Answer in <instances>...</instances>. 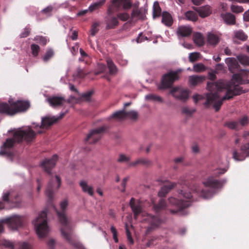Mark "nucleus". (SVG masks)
Returning <instances> with one entry per match:
<instances>
[{
  "instance_id": "79ce46f5",
  "label": "nucleus",
  "mask_w": 249,
  "mask_h": 249,
  "mask_svg": "<svg viewBox=\"0 0 249 249\" xmlns=\"http://www.w3.org/2000/svg\"><path fill=\"white\" fill-rule=\"evenodd\" d=\"M54 55V52L52 49H48L43 57V60L45 62H47Z\"/></svg>"
},
{
  "instance_id": "a19ab883",
  "label": "nucleus",
  "mask_w": 249,
  "mask_h": 249,
  "mask_svg": "<svg viewBox=\"0 0 249 249\" xmlns=\"http://www.w3.org/2000/svg\"><path fill=\"white\" fill-rule=\"evenodd\" d=\"M239 62L244 65H249V57L246 55H239L237 56Z\"/></svg>"
},
{
  "instance_id": "bb28decb",
  "label": "nucleus",
  "mask_w": 249,
  "mask_h": 249,
  "mask_svg": "<svg viewBox=\"0 0 249 249\" xmlns=\"http://www.w3.org/2000/svg\"><path fill=\"white\" fill-rule=\"evenodd\" d=\"M205 80V77L203 76L192 75L189 78V82L194 86L200 84Z\"/></svg>"
},
{
  "instance_id": "e2e57ef3",
  "label": "nucleus",
  "mask_w": 249,
  "mask_h": 249,
  "mask_svg": "<svg viewBox=\"0 0 249 249\" xmlns=\"http://www.w3.org/2000/svg\"><path fill=\"white\" fill-rule=\"evenodd\" d=\"M53 10V7L51 6H48L47 7L43 9L41 12L42 13L45 14L47 15H50V13Z\"/></svg>"
},
{
  "instance_id": "aec40b11",
  "label": "nucleus",
  "mask_w": 249,
  "mask_h": 249,
  "mask_svg": "<svg viewBox=\"0 0 249 249\" xmlns=\"http://www.w3.org/2000/svg\"><path fill=\"white\" fill-rule=\"evenodd\" d=\"M112 4L119 9L121 6L124 10L130 9L132 5L130 0H111Z\"/></svg>"
},
{
  "instance_id": "8fccbe9b",
  "label": "nucleus",
  "mask_w": 249,
  "mask_h": 249,
  "mask_svg": "<svg viewBox=\"0 0 249 249\" xmlns=\"http://www.w3.org/2000/svg\"><path fill=\"white\" fill-rule=\"evenodd\" d=\"M238 122L239 123V126L240 125L242 126H245L248 124L249 120L247 116H244L242 118L239 119Z\"/></svg>"
},
{
  "instance_id": "bf43d9fd",
  "label": "nucleus",
  "mask_w": 249,
  "mask_h": 249,
  "mask_svg": "<svg viewBox=\"0 0 249 249\" xmlns=\"http://www.w3.org/2000/svg\"><path fill=\"white\" fill-rule=\"evenodd\" d=\"M231 10L234 13H241L243 11L244 9L241 6L232 5L231 6Z\"/></svg>"
},
{
  "instance_id": "0eeeda50",
  "label": "nucleus",
  "mask_w": 249,
  "mask_h": 249,
  "mask_svg": "<svg viewBox=\"0 0 249 249\" xmlns=\"http://www.w3.org/2000/svg\"><path fill=\"white\" fill-rule=\"evenodd\" d=\"M182 71V69L170 71L163 75L161 84L159 87L160 89H167L171 87L174 82L179 78V74Z\"/></svg>"
},
{
  "instance_id": "412c9836",
  "label": "nucleus",
  "mask_w": 249,
  "mask_h": 249,
  "mask_svg": "<svg viewBox=\"0 0 249 249\" xmlns=\"http://www.w3.org/2000/svg\"><path fill=\"white\" fill-rule=\"evenodd\" d=\"M58 121L55 116L45 117L42 118L41 124L39 126L40 128H47Z\"/></svg>"
},
{
  "instance_id": "6ab92c4d",
  "label": "nucleus",
  "mask_w": 249,
  "mask_h": 249,
  "mask_svg": "<svg viewBox=\"0 0 249 249\" xmlns=\"http://www.w3.org/2000/svg\"><path fill=\"white\" fill-rule=\"evenodd\" d=\"M9 103L10 105L6 103H0V113L8 115H14V109L13 103H11L10 101H9Z\"/></svg>"
},
{
  "instance_id": "423d86ee",
  "label": "nucleus",
  "mask_w": 249,
  "mask_h": 249,
  "mask_svg": "<svg viewBox=\"0 0 249 249\" xmlns=\"http://www.w3.org/2000/svg\"><path fill=\"white\" fill-rule=\"evenodd\" d=\"M36 234L39 238L45 237L50 229L47 224V212L44 210L38 214L37 217L32 221Z\"/></svg>"
},
{
  "instance_id": "4be33fe9",
  "label": "nucleus",
  "mask_w": 249,
  "mask_h": 249,
  "mask_svg": "<svg viewBox=\"0 0 249 249\" xmlns=\"http://www.w3.org/2000/svg\"><path fill=\"white\" fill-rule=\"evenodd\" d=\"M195 10L197 11L199 16L202 18L209 16L212 12L211 7L208 5L197 8Z\"/></svg>"
},
{
  "instance_id": "13d9d810",
  "label": "nucleus",
  "mask_w": 249,
  "mask_h": 249,
  "mask_svg": "<svg viewBox=\"0 0 249 249\" xmlns=\"http://www.w3.org/2000/svg\"><path fill=\"white\" fill-rule=\"evenodd\" d=\"M18 246V249H31V245L26 242H19Z\"/></svg>"
},
{
  "instance_id": "4d7b16f0",
  "label": "nucleus",
  "mask_w": 249,
  "mask_h": 249,
  "mask_svg": "<svg viewBox=\"0 0 249 249\" xmlns=\"http://www.w3.org/2000/svg\"><path fill=\"white\" fill-rule=\"evenodd\" d=\"M240 149L241 151L246 153V156L249 157V142L241 146Z\"/></svg>"
},
{
  "instance_id": "f3484780",
  "label": "nucleus",
  "mask_w": 249,
  "mask_h": 249,
  "mask_svg": "<svg viewBox=\"0 0 249 249\" xmlns=\"http://www.w3.org/2000/svg\"><path fill=\"white\" fill-rule=\"evenodd\" d=\"M14 115L20 112L26 111L30 107V103L28 101L19 100L13 103Z\"/></svg>"
},
{
  "instance_id": "9d476101",
  "label": "nucleus",
  "mask_w": 249,
  "mask_h": 249,
  "mask_svg": "<svg viewBox=\"0 0 249 249\" xmlns=\"http://www.w3.org/2000/svg\"><path fill=\"white\" fill-rule=\"evenodd\" d=\"M170 94L180 101L185 102L187 100V89L182 86L173 87L170 90Z\"/></svg>"
},
{
  "instance_id": "7ed1b4c3",
  "label": "nucleus",
  "mask_w": 249,
  "mask_h": 249,
  "mask_svg": "<svg viewBox=\"0 0 249 249\" xmlns=\"http://www.w3.org/2000/svg\"><path fill=\"white\" fill-rule=\"evenodd\" d=\"M68 202L67 200L63 201L60 204L62 212L57 211L55 207L57 217L61 224L60 231L63 238L70 244L73 245L77 249H85L82 245L79 242L74 241L72 238V229L70 220L67 217L65 211L68 206Z\"/></svg>"
},
{
  "instance_id": "f8f14e48",
  "label": "nucleus",
  "mask_w": 249,
  "mask_h": 249,
  "mask_svg": "<svg viewBox=\"0 0 249 249\" xmlns=\"http://www.w3.org/2000/svg\"><path fill=\"white\" fill-rule=\"evenodd\" d=\"M178 197L180 198L179 200H177L175 198L172 197L169 198V202L171 205H177L180 209H182L186 205L187 199L186 192L183 190L179 191Z\"/></svg>"
},
{
  "instance_id": "6e6d98bb",
  "label": "nucleus",
  "mask_w": 249,
  "mask_h": 249,
  "mask_svg": "<svg viewBox=\"0 0 249 249\" xmlns=\"http://www.w3.org/2000/svg\"><path fill=\"white\" fill-rule=\"evenodd\" d=\"M117 17L123 21H126L129 18V15L127 13H119L117 15Z\"/></svg>"
},
{
  "instance_id": "58836bf2",
  "label": "nucleus",
  "mask_w": 249,
  "mask_h": 249,
  "mask_svg": "<svg viewBox=\"0 0 249 249\" xmlns=\"http://www.w3.org/2000/svg\"><path fill=\"white\" fill-rule=\"evenodd\" d=\"M145 98L146 100L148 101H154L158 102H162V100L160 96L153 94H149L146 95L145 97Z\"/></svg>"
},
{
  "instance_id": "c9c22d12",
  "label": "nucleus",
  "mask_w": 249,
  "mask_h": 249,
  "mask_svg": "<svg viewBox=\"0 0 249 249\" xmlns=\"http://www.w3.org/2000/svg\"><path fill=\"white\" fill-rule=\"evenodd\" d=\"M234 36L236 38L242 41H245L248 39V36L241 30L234 32Z\"/></svg>"
},
{
  "instance_id": "4c0bfd02",
  "label": "nucleus",
  "mask_w": 249,
  "mask_h": 249,
  "mask_svg": "<svg viewBox=\"0 0 249 249\" xmlns=\"http://www.w3.org/2000/svg\"><path fill=\"white\" fill-rule=\"evenodd\" d=\"M224 126L231 129L237 130L239 129V123L238 121L227 122L225 123Z\"/></svg>"
},
{
  "instance_id": "5701e85b",
  "label": "nucleus",
  "mask_w": 249,
  "mask_h": 249,
  "mask_svg": "<svg viewBox=\"0 0 249 249\" xmlns=\"http://www.w3.org/2000/svg\"><path fill=\"white\" fill-rule=\"evenodd\" d=\"M176 185L175 182H168L162 186L158 193L160 197H164Z\"/></svg>"
},
{
  "instance_id": "f03ea898",
  "label": "nucleus",
  "mask_w": 249,
  "mask_h": 249,
  "mask_svg": "<svg viewBox=\"0 0 249 249\" xmlns=\"http://www.w3.org/2000/svg\"><path fill=\"white\" fill-rule=\"evenodd\" d=\"M226 181V179H217L213 176H209L202 181L206 188H201L196 185L194 186L188 192V208L190 206L189 201L196 200L198 196L205 199L211 198L216 191L223 187Z\"/></svg>"
},
{
  "instance_id": "4468645a",
  "label": "nucleus",
  "mask_w": 249,
  "mask_h": 249,
  "mask_svg": "<svg viewBox=\"0 0 249 249\" xmlns=\"http://www.w3.org/2000/svg\"><path fill=\"white\" fill-rule=\"evenodd\" d=\"M46 101L53 108L62 106L66 102L63 97L58 96H49L46 99Z\"/></svg>"
},
{
  "instance_id": "de8ad7c7",
  "label": "nucleus",
  "mask_w": 249,
  "mask_h": 249,
  "mask_svg": "<svg viewBox=\"0 0 249 249\" xmlns=\"http://www.w3.org/2000/svg\"><path fill=\"white\" fill-rule=\"evenodd\" d=\"M34 40L42 44L43 45H46L47 42V39L45 37L40 36H35L34 38Z\"/></svg>"
},
{
  "instance_id": "ea45409f",
  "label": "nucleus",
  "mask_w": 249,
  "mask_h": 249,
  "mask_svg": "<svg viewBox=\"0 0 249 249\" xmlns=\"http://www.w3.org/2000/svg\"><path fill=\"white\" fill-rule=\"evenodd\" d=\"M106 1V0H99V1H96L90 5L89 7V10L92 12L93 10L98 8L101 5H103Z\"/></svg>"
},
{
  "instance_id": "a211bd4d",
  "label": "nucleus",
  "mask_w": 249,
  "mask_h": 249,
  "mask_svg": "<svg viewBox=\"0 0 249 249\" xmlns=\"http://www.w3.org/2000/svg\"><path fill=\"white\" fill-rule=\"evenodd\" d=\"M104 130L103 127H99L91 130L85 139L86 141H88L90 139H92V141L90 143H95L97 142L100 138V134Z\"/></svg>"
},
{
  "instance_id": "5fc2aeb1",
  "label": "nucleus",
  "mask_w": 249,
  "mask_h": 249,
  "mask_svg": "<svg viewBox=\"0 0 249 249\" xmlns=\"http://www.w3.org/2000/svg\"><path fill=\"white\" fill-rule=\"evenodd\" d=\"M99 25V24L97 22H95L92 24L90 30V34L91 36H94L97 33L98 31V27Z\"/></svg>"
},
{
  "instance_id": "e433bc0d",
  "label": "nucleus",
  "mask_w": 249,
  "mask_h": 249,
  "mask_svg": "<svg viewBox=\"0 0 249 249\" xmlns=\"http://www.w3.org/2000/svg\"><path fill=\"white\" fill-rule=\"evenodd\" d=\"M246 153L242 151L241 153H238L236 150L234 151L233 152V158L238 161H242L245 159L246 157Z\"/></svg>"
},
{
  "instance_id": "680f3d73",
  "label": "nucleus",
  "mask_w": 249,
  "mask_h": 249,
  "mask_svg": "<svg viewBox=\"0 0 249 249\" xmlns=\"http://www.w3.org/2000/svg\"><path fill=\"white\" fill-rule=\"evenodd\" d=\"M106 69V66L104 64H100L98 65V71L95 72L96 74H98L103 72Z\"/></svg>"
},
{
  "instance_id": "37998d69",
  "label": "nucleus",
  "mask_w": 249,
  "mask_h": 249,
  "mask_svg": "<svg viewBox=\"0 0 249 249\" xmlns=\"http://www.w3.org/2000/svg\"><path fill=\"white\" fill-rule=\"evenodd\" d=\"M198 13L196 12L188 11V20L196 21L198 19Z\"/></svg>"
},
{
  "instance_id": "6e6552de",
  "label": "nucleus",
  "mask_w": 249,
  "mask_h": 249,
  "mask_svg": "<svg viewBox=\"0 0 249 249\" xmlns=\"http://www.w3.org/2000/svg\"><path fill=\"white\" fill-rule=\"evenodd\" d=\"M61 179L58 175L52 176L48 182V186L46 190V195L48 197L49 201H52L53 193L57 191L61 186Z\"/></svg>"
},
{
  "instance_id": "69168bd1",
  "label": "nucleus",
  "mask_w": 249,
  "mask_h": 249,
  "mask_svg": "<svg viewBox=\"0 0 249 249\" xmlns=\"http://www.w3.org/2000/svg\"><path fill=\"white\" fill-rule=\"evenodd\" d=\"M191 149L192 152L194 153H198L199 152V148L198 145L196 143L193 144L191 146Z\"/></svg>"
},
{
  "instance_id": "b1692460",
  "label": "nucleus",
  "mask_w": 249,
  "mask_h": 249,
  "mask_svg": "<svg viewBox=\"0 0 249 249\" xmlns=\"http://www.w3.org/2000/svg\"><path fill=\"white\" fill-rule=\"evenodd\" d=\"M79 184L83 192L88 194L90 196L93 195L94 192L93 187L89 185L87 181L82 180L80 181Z\"/></svg>"
},
{
  "instance_id": "c03bdc74",
  "label": "nucleus",
  "mask_w": 249,
  "mask_h": 249,
  "mask_svg": "<svg viewBox=\"0 0 249 249\" xmlns=\"http://www.w3.org/2000/svg\"><path fill=\"white\" fill-rule=\"evenodd\" d=\"M130 160V157L124 154H120L119 155L117 160V162L120 163L128 162Z\"/></svg>"
},
{
  "instance_id": "20e7f679",
  "label": "nucleus",
  "mask_w": 249,
  "mask_h": 249,
  "mask_svg": "<svg viewBox=\"0 0 249 249\" xmlns=\"http://www.w3.org/2000/svg\"><path fill=\"white\" fill-rule=\"evenodd\" d=\"M129 205L134 213L135 219H137L139 215L141 214L143 217L142 222L148 223L149 224L146 231V234L160 224L161 221L158 217L152 216L143 211L142 203L141 201L136 200L134 198L132 197L130 200Z\"/></svg>"
},
{
  "instance_id": "dca6fc26",
  "label": "nucleus",
  "mask_w": 249,
  "mask_h": 249,
  "mask_svg": "<svg viewBox=\"0 0 249 249\" xmlns=\"http://www.w3.org/2000/svg\"><path fill=\"white\" fill-rule=\"evenodd\" d=\"M225 62L227 64L229 71L234 74L236 72L240 73V71L242 70L240 69V65H239L237 61L234 58H227L226 59Z\"/></svg>"
},
{
  "instance_id": "a878e982",
  "label": "nucleus",
  "mask_w": 249,
  "mask_h": 249,
  "mask_svg": "<svg viewBox=\"0 0 249 249\" xmlns=\"http://www.w3.org/2000/svg\"><path fill=\"white\" fill-rule=\"evenodd\" d=\"M176 35L179 40H182L187 37V26L185 25L179 26L177 29Z\"/></svg>"
},
{
  "instance_id": "473e14b6",
  "label": "nucleus",
  "mask_w": 249,
  "mask_h": 249,
  "mask_svg": "<svg viewBox=\"0 0 249 249\" xmlns=\"http://www.w3.org/2000/svg\"><path fill=\"white\" fill-rule=\"evenodd\" d=\"M193 39L194 42L198 46H202L204 43L203 37L200 33H195L193 35Z\"/></svg>"
},
{
  "instance_id": "3c124183",
  "label": "nucleus",
  "mask_w": 249,
  "mask_h": 249,
  "mask_svg": "<svg viewBox=\"0 0 249 249\" xmlns=\"http://www.w3.org/2000/svg\"><path fill=\"white\" fill-rule=\"evenodd\" d=\"M167 205L165 201V200L163 199H161L160 200L158 204L155 206V209L156 211H158L159 209H163L166 207Z\"/></svg>"
},
{
  "instance_id": "338daca9",
  "label": "nucleus",
  "mask_w": 249,
  "mask_h": 249,
  "mask_svg": "<svg viewBox=\"0 0 249 249\" xmlns=\"http://www.w3.org/2000/svg\"><path fill=\"white\" fill-rule=\"evenodd\" d=\"M4 245L6 247L10 248L11 249H13L15 247L14 244L12 242L9 241H5L4 242Z\"/></svg>"
},
{
  "instance_id": "49530a36",
  "label": "nucleus",
  "mask_w": 249,
  "mask_h": 249,
  "mask_svg": "<svg viewBox=\"0 0 249 249\" xmlns=\"http://www.w3.org/2000/svg\"><path fill=\"white\" fill-rule=\"evenodd\" d=\"M138 117V113L135 111H130L126 112V118H129L133 120H135Z\"/></svg>"
},
{
  "instance_id": "9b49d317",
  "label": "nucleus",
  "mask_w": 249,
  "mask_h": 249,
  "mask_svg": "<svg viewBox=\"0 0 249 249\" xmlns=\"http://www.w3.org/2000/svg\"><path fill=\"white\" fill-rule=\"evenodd\" d=\"M232 80L234 84H249V70H241L240 73L233 74Z\"/></svg>"
},
{
  "instance_id": "393cba45",
  "label": "nucleus",
  "mask_w": 249,
  "mask_h": 249,
  "mask_svg": "<svg viewBox=\"0 0 249 249\" xmlns=\"http://www.w3.org/2000/svg\"><path fill=\"white\" fill-rule=\"evenodd\" d=\"M161 22L167 26H171L173 23L172 17L167 12H163L162 14Z\"/></svg>"
},
{
  "instance_id": "39448f33",
  "label": "nucleus",
  "mask_w": 249,
  "mask_h": 249,
  "mask_svg": "<svg viewBox=\"0 0 249 249\" xmlns=\"http://www.w3.org/2000/svg\"><path fill=\"white\" fill-rule=\"evenodd\" d=\"M35 133L30 126L19 128L15 132L12 139H7L6 140L3 145L1 147L0 155H4L7 154L10 155L11 154L8 153L3 148L12 147L15 142H20L23 140L26 142L32 141L35 139Z\"/></svg>"
},
{
  "instance_id": "cd10ccee",
  "label": "nucleus",
  "mask_w": 249,
  "mask_h": 249,
  "mask_svg": "<svg viewBox=\"0 0 249 249\" xmlns=\"http://www.w3.org/2000/svg\"><path fill=\"white\" fill-rule=\"evenodd\" d=\"M219 37L215 34L209 33L207 36L208 43L212 45L215 46L219 42Z\"/></svg>"
},
{
  "instance_id": "1a4fd4ad",
  "label": "nucleus",
  "mask_w": 249,
  "mask_h": 249,
  "mask_svg": "<svg viewBox=\"0 0 249 249\" xmlns=\"http://www.w3.org/2000/svg\"><path fill=\"white\" fill-rule=\"evenodd\" d=\"M139 3H135L133 5V9L131 14V19L132 21H137L138 20H144L146 18L147 9L143 7H139Z\"/></svg>"
},
{
  "instance_id": "09e8293b",
  "label": "nucleus",
  "mask_w": 249,
  "mask_h": 249,
  "mask_svg": "<svg viewBox=\"0 0 249 249\" xmlns=\"http://www.w3.org/2000/svg\"><path fill=\"white\" fill-rule=\"evenodd\" d=\"M193 69L195 71L199 72L204 71L205 67L202 63H197L194 65Z\"/></svg>"
},
{
  "instance_id": "7c9ffc66",
  "label": "nucleus",
  "mask_w": 249,
  "mask_h": 249,
  "mask_svg": "<svg viewBox=\"0 0 249 249\" xmlns=\"http://www.w3.org/2000/svg\"><path fill=\"white\" fill-rule=\"evenodd\" d=\"M107 63L109 70V74L111 75L116 74L118 72V69L112 60L109 58L107 59Z\"/></svg>"
},
{
  "instance_id": "774afa93",
  "label": "nucleus",
  "mask_w": 249,
  "mask_h": 249,
  "mask_svg": "<svg viewBox=\"0 0 249 249\" xmlns=\"http://www.w3.org/2000/svg\"><path fill=\"white\" fill-rule=\"evenodd\" d=\"M145 40H147V37L142 36V33L139 34V36H138V37L137 38V42L140 43V42H142L144 41Z\"/></svg>"
},
{
  "instance_id": "2f4dec72",
  "label": "nucleus",
  "mask_w": 249,
  "mask_h": 249,
  "mask_svg": "<svg viewBox=\"0 0 249 249\" xmlns=\"http://www.w3.org/2000/svg\"><path fill=\"white\" fill-rule=\"evenodd\" d=\"M223 19L228 24L233 25L235 23V17L231 13H226L223 15Z\"/></svg>"
},
{
  "instance_id": "0e129e2a",
  "label": "nucleus",
  "mask_w": 249,
  "mask_h": 249,
  "mask_svg": "<svg viewBox=\"0 0 249 249\" xmlns=\"http://www.w3.org/2000/svg\"><path fill=\"white\" fill-rule=\"evenodd\" d=\"M126 233L128 241L129 242V243L131 245L133 244L134 243L133 238H132V236H131L130 232L128 230V229L127 228H126Z\"/></svg>"
},
{
  "instance_id": "ddd939ff",
  "label": "nucleus",
  "mask_w": 249,
  "mask_h": 249,
  "mask_svg": "<svg viewBox=\"0 0 249 249\" xmlns=\"http://www.w3.org/2000/svg\"><path fill=\"white\" fill-rule=\"evenodd\" d=\"M1 222L7 223L8 227L11 230L15 231L22 226V219L19 216H15L9 219L2 220Z\"/></svg>"
},
{
  "instance_id": "603ef678",
  "label": "nucleus",
  "mask_w": 249,
  "mask_h": 249,
  "mask_svg": "<svg viewBox=\"0 0 249 249\" xmlns=\"http://www.w3.org/2000/svg\"><path fill=\"white\" fill-rule=\"evenodd\" d=\"M92 94V92L91 91H87L83 93L81 95V98L85 101H89L90 100L91 96Z\"/></svg>"
},
{
  "instance_id": "c756f323",
  "label": "nucleus",
  "mask_w": 249,
  "mask_h": 249,
  "mask_svg": "<svg viewBox=\"0 0 249 249\" xmlns=\"http://www.w3.org/2000/svg\"><path fill=\"white\" fill-rule=\"evenodd\" d=\"M110 118H114L118 121H122L126 119V112L124 110L116 111L109 117V119Z\"/></svg>"
},
{
  "instance_id": "72a5a7b5",
  "label": "nucleus",
  "mask_w": 249,
  "mask_h": 249,
  "mask_svg": "<svg viewBox=\"0 0 249 249\" xmlns=\"http://www.w3.org/2000/svg\"><path fill=\"white\" fill-rule=\"evenodd\" d=\"M151 163V161L146 158H141L136 160L135 161L130 163V166H135L137 165L142 164L145 165H149Z\"/></svg>"
},
{
  "instance_id": "a18cd8bd",
  "label": "nucleus",
  "mask_w": 249,
  "mask_h": 249,
  "mask_svg": "<svg viewBox=\"0 0 249 249\" xmlns=\"http://www.w3.org/2000/svg\"><path fill=\"white\" fill-rule=\"evenodd\" d=\"M31 50L33 56L36 57L40 51V47L38 45L33 44L31 45Z\"/></svg>"
},
{
  "instance_id": "2eb2a0df",
  "label": "nucleus",
  "mask_w": 249,
  "mask_h": 249,
  "mask_svg": "<svg viewBox=\"0 0 249 249\" xmlns=\"http://www.w3.org/2000/svg\"><path fill=\"white\" fill-rule=\"evenodd\" d=\"M57 160V156L54 155L51 159H46L43 160L41 163V166L46 172L50 174V170L55 166Z\"/></svg>"
},
{
  "instance_id": "f257e3e1",
  "label": "nucleus",
  "mask_w": 249,
  "mask_h": 249,
  "mask_svg": "<svg viewBox=\"0 0 249 249\" xmlns=\"http://www.w3.org/2000/svg\"><path fill=\"white\" fill-rule=\"evenodd\" d=\"M207 88L210 92L205 94V101L203 104L206 107L213 105L216 112L219 110L224 101L248 91V89L243 90L242 87L238 85H234L231 89L228 84L221 80L208 82Z\"/></svg>"
},
{
  "instance_id": "c85d7f7f",
  "label": "nucleus",
  "mask_w": 249,
  "mask_h": 249,
  "mask_svg": "<svg viewBox=\"0 0 249 249\" xmlns=\"http://www.w3.org/2000/svg\"><path fill=\"white\" fill-rule=\"evenodd\" d=\"M118 20L117 18L115 17H111L107 18L106 20V29H110L114 28L118 24Z\"/></svg>"
},
{
  "instance_id": "864d4df0",
  "label": "nucleus",
  "mask_w": 249,
  "mask_h": 249,
  "mask_svg": "<svg viewBox=\"0 0 249 249\" xmlns=\"http://www.w3.org/2000/svg\"><path fill=\"white\" fill-rule=\"evenodd\" d=\"M200 54L198 53H191L189 55V60L191 62H194L197 60L199 57Z\"/></svg>"
},
{
  "instance_id": "052dcab7",
  "label": "nucleus",
  "mask_w": 249,
  "mask_h": 249,
  "mask_svg": "<svg viewBox=\"0 0 249 249\" xmlns=\"http://www.w3.org/2000/svg\"><path fill=\"white\" fill-rule=\"evenodd\" d=\"M31 31V29L29 27L24 28V31L21 33L20 36L21 37H26L29 36Z\"/></svg>"
},
{
  "instance_id": "f704fd0d",
  "label": "nucleus",
  "mask_w": 249,
  "mask_h": 249,
  "mask_svg": "<svg viewBox=\"0 0 249 249\" xmlns=\"http://www.w3.org/2000/svg\"><path fill=\"white\" fill-rule=\"evenodd\" d=\"M161 10L158 2H155L153 4V16L154 18L159 17L161 14Z\"/></svg>"
}]
</instances>
